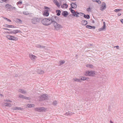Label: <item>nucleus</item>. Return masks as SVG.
Listing matches in <instances>:
<instances>
[{"label": "nucleus", "instance_id": "obj_1", "mask_svg": "<svg viewBox=\"0 0 123 123\" xmlns=\"http://www.w3.org/2000/svg\"><path fill=\"white\" fill-rule=\"evenodd\" d=\"M58 18L56 16H53L50 17L48 18H45L42 20V23L45 25H49L51 24H53L54 20H58Z\"/></svg>", "mask_w": 123, "mask_h": 123}, {"label": "nucleus", "instance_id": "obj_2", "mask_svg": "<svg viewBox=\"0 0 123 123\" xmlns=\"http://www.w3.org/2000/svg\"><path fill=\"white\" fill-rule=\"evenodd\" d=\"M85 74L86 76H93L96 74V73L94 71H88L86 72Z\"/></svg>", "mask_w": 123, "mask_h": 123}, {"label": "nucleus", "instance_id": "obj_3", "mask_svg": "<svg viewBox=\"0 0 123 123\" xmlns=\"http://www.w3.org/2000/svg\"><path fill=\"white\" fill-rule=\"evenodd\" d=\"M55 20H54L53 24L55 27V30H59L60 29L62 28V26L60 25L57 24Z\"/></svg>", "mask_w": 123, "mask_h": 123}, {"label": "nucleus", "instance_id": "obj_4", "mask_svg": "<svg viewBox=\"0 0 123 123\" xmlns=\"http://www.w3.org/2000/svg\"><path fill=\"white\" fill-rule=\"evenodd\" d=\"M41 20V18L35 17L31 20V22L34 24H36L39 22Z\"/></svg>", "mask_w": 123, "mask_h": 123}, {"label": "nucleus", "instance_id": "obj_5", "mask_svg": "<svg viewBox=\"0 0 123 123\" xmlns=\"http://www.w3.org/2000/svg\"><path fill=\"white\" fill-rule=\"evenodd\" d=\"M34 109L35 111L40 112L45 111L46 109L44 107H37L35 108Z\"/></svg>", "mask_w": 123, "mask_h": 123}, {"label": "nucleus", "instance_id": "obj_6", "mask_svg": "<svg viewBox=\"0 0 123 123\" xmlns=\"http://www.w3.org/2000/svg\"><path fill=\"white\" fill-rule=\"evenodd\" d=\"M48 97V95H47L44 94L41 95L40 98L43 100H45L47 99Z\"/></svg>", "mask_w": 123, "mask_h": 123}, {"label": "nucleus", "instance_id": "obj_7", "mask_svg": "<svg viewBox=\"0 0 123 123\" xmlns=\"http://www.w3.org/2000/svg\"><path fill=\"white\" fill-rule=\"evenodd\" d=\"M72 8H70L69 9V10L71 12L73 13H74V16L77 17V11L75 12L72 9Z\"/></svg>", "mask_w": 123, "mask_h": 123}, {"label": "nucleus", "instance_id": "obj_8", "mask_svg": "<svg viewBox=\"0 0 123 123\" xmlns=\"http://www.w3.org/2000/svg\"><path fill=\"white\" fill-rule=\"evenodd\" d=\"M106 8V5L104 3H103L101 5L100 8V10L102 11H103Z\"/></svg>", "mask_w": 123, "mask_h": 123}, {"label": "nucleus", "instance_id": "obj_9", "mask_svg": "<svg viewBox=\"0 0 123 123\" xmlns=\"http://www.w3.org/2000/svg\"><path fill=\"white\" fill-rule=\"evenodd\" d=\"M29 57L32 60L35 59L36 58V56L31 54H29Z\"/></svg>", "mask_w": 123, "mask_h": 123}, {"label": "nucleus", "instance_id": "obj_10", "mask_svg": "<svg viewBox=\"0 0 123 123\" xmlns=\"http://www.w3.org/2000/svg\"><path fill=\"white\" fill-rule=\"evenodd\" d=\"M49 11L47 10H45L43 13V15L46 17L48 16L49 15Z\"/></svg>", "mask_w": 123, "mask_h": 123}, {"label": "nucleus", "instance_id": "obj_11", "mask_svg": "<svg viewBox=\"0 0 123 123\" xmlns=\"http://www.w3.org/2000/svg\"><path fill=\"white\" fill-rule=\"evenodd\" d=\"M62 14L64 17H66L68 15V13L67 11H63L62 13Z\"/></svg>", "mask_w": 123, "mask_h": 123}, {"label": "nucleus", "instance_id": "obj_12", "mask_svg": "<svg viewBox=\"0 0 123 123\" xmlns=\"http://www.w3.org/2000/svg\"><path fill=\"white\" fill-rule=\"evenodd\" d=\"M4 26L6 27L7 28H14L16 27H14V26L13 25H9L7 24H5L4 25Z\"/></svg>", "mask_w": 123, "mask_h": 123}, {"label": "nucleus", "instance_id": "obj_13", "mask_svg": "<svg viewBox=\"0 0 123 123\" xmlns=\"http://www.w3.org/2000/svg\"><path fill=\"white\" fill-rule=\"evenodd\" d=\"M53 2L58 7H59L60 6V5L57 0H52Z\"/></svg>", "mask_w": 123, "mask_h": 123}, {"label": "nucleus", "instance_id": "obj_14", "mask_svg": "<svg viewBox=\"0 0 123 123\" xmlns=\"http://www.w3.org/2000/svg\"><path fill=\"white\" fill-rule=\"evenodd\" d=\"M71 8H74L77 7V5L75 3H72L70 4Z\"/></svg>", "mask_w": 123, "mask_h": 123}, {"label": "nucleus", "instance_id": "obj_15", "mask_svg": "<svg viewBox=\"0 0 123 123\" xmlns=\"http://www.w3.org/2000/svg\"><path fill=\"white\" fill-rule=\"evenodd\" d=\"M86 27L87 28L91 29H95V27L94 26H92L89 25H87L86 26Z\"/></svg>", "mask_w": 123, "mask_h": 123}, {"label": "nucleus", "instance_id": "obj_16", "mask_svg": "<svg viewBox=\"0 0 123 123\" xmlns=\"http://www.w3.org/2000/svg\"><path fill=\"white\" fill-rule=\"evenodd\" d=\"M18 92L24 94H25L26 93V91L22 89H19L18 90Z\"/></svg>", "mask_w": 123, "mask_h": 123}, {"label": "nucleus", "instance_id": "obj_17", "mask_svg": "<svg viewBox=\"0 0 123 123\" xmlns=\"http://www.w3.org/2000/svg\"><path fill=\"white\" fill-rule=\"evenodd\" d=\"M56 12L57 13L56 15L59 16L60 15L61 11L59 10H56Z\"/></svg>", "mask_w": 123, "mask_h": 123}, {"label": "nucleus", "instance_id": "obj_18", "mask_svg": "<svg viewBox=\"0 0 123 123\" xmlns=\"http://www.w3.org/2000/svg\"><path fill=\"white\" fill-rule=\"evenodd\" d=\"M21 32L20 30H16L12 31V33L13 34H16L18 32Z\"/></svg>", "mask_w": 123, "mask_h": 123}, {"label": "nucleus", "instance_id": "obj_19", "mask_svg": "<svg viewBox=\"0 0 123 123\" xmlns=\"http://www.w3.org/2000/svg\"><path fill=\"white\" fill-rule=\"evenodd\" d=\"M81 23L83 25H86L87 23V21L85 20H82Z\"/></svg>", "mask_w": 123, "mask_h": 123}, {"label": "nucleus", "instance_id": "obj_20", "mask_svg": "<svg viewBox=\"0 0 123 123\" xmlns=\"http://www.w3.org/2000/svg\"><path fill=\"white\" fill-rule=\"evenodd\" d=\"M86 66L88 68H93L94 66L92 64H87L86 65Z\"/></svg>", "mask_w": 123, "mask_h": 123}, {"label": "nucleus", "instance_id": "obj_21", "mask_svg": "<svg viewBox=\"0 0 123 123\" xmlns=\"http://www.w3.org/2000/svg\"><path fill=\"white\" fill-rule=\"evenodd\" d=\"M72 113H71L69 111H68V112H66L65 114H64V115H65V116H71L72 115Z\"/></svg>", "mask_w": 123, "mask_h": 123}, {"label": "nucleus", "instance_id": "obj_22", "mask_svg": "<svg viewBox=\"0 0 123 123\" xmlns=\"http://www.w3.org/2000/svg\"><path fill=\"white\" fill-rule=\"evenodd\" d=\"M4 104H6V105H5V106H6L11 107L12 106L11 104L10 103H5Z\"/></svg>", "mask_w": 123, "mask_h": 123}, {"label": "nucleus", "instance_id": "obj_23", "mask_svg": "<svg viewBox=\"0 0 123 123\" xmlns=\"http://www.w3.org/2000/svg\"><path fill=\"white\" fill-rule=\"evenodd\" d=\"M10 6H11V5H10L9 4H6L5 5V7L6 8H8L7 9L9 10L10 8Z\"/></svg>", "mask_w": 123, "mask_h": 123}, {"label": "nucleus", "instance_id": "obj_24", "mask_svg": "<svg viewBox=\"0 0 123 123\" xmlns=\"http://www.w3.org/2000/svg\"><path fill=\"white\" fill-rule=\"evenodd\" d=\"M17 38L15 37L12 36V40H17Z\"/></svg>", "mask_w": 123, "mask_h": 123}, {"label": "nucleus", "instance_id": "obj_25", "mask_svg": "<svg viewBox=\"0 0 123 123\" xmlns=\"http://www.w3.org/2000/svg\"><path fill=\"white\" fill-rule=\"evenodd\" d=\"M23 13L25 15H28L29 14L28 12L25 11L23 12Z\"/></svg>", "mask_w": 123, "mask_h": 123}, {"label": "nucleus", "instance_id": "obj_26", "mask_svg": "<svg viewBox=\"0 0 123 123\" xmlns=\"http://www.w3.org/2000/svg\"><path fill=\"white\" fill-rule=\"evenodd\" d=\"M84 17L86 18H87V19H88L90 18V16L88 15H86L84 14Z\"/></svg>", "mask_w": 123, "mask_h": 123}, {"label": "nucleus", "instance_id": "obj_27", "mask_svg": "<svg viewBox=\"0 0 123 123\" xmlns=\"http://www.w3.org/2000/svg\"><path fill=\"white\" fill-rule=\"evenodd\" d=\"M92 1L93 2L98 3L99 4L101 3V2L99 0H92Z\"/></svg>", "mask_w": 123, "mask_h": 123}, {"label": "nucleus", "instance_id": "obj_28", "mask_svg": "<svg viewBox=\"0 0 123 123\" xmlns=\"http://www.w3.org/2000/svg\"><path fill=\"white\" fill-rule=\"evenodd\" d=\"M23 108H20V107H15L14 108V110H23Z\"/></svg>", "mask_w": 123, "mask_h": 123}, {"label": "nucleus", "instance_id": "obj_29", "mask_svg": "<svg viewBox=\"0 0 123 123\" xmlns=\"http://www.w3.org/2000/svg\"><path fill=\"white\" fill-rule=\"evenodd\" d=\"M11 6H10V8L9 10H12L13 9H16V7H13L11 5Z\"/></svg>", "mask_w": 123, "mask_h": 123}, {"label": "nucleus", "instance_id": "obj_30", "mask_svg": "<svg viewBox=\"0 0 123 123\" xmlns=\"http://www.w3.org/2000/svg\"><path fill=\"white\" fill-rule=\"evenodd\" d=\"M6 37L7 39L12 40V36L7 35Z\"/></svg>", "mask_w": 123, "mask_h": 123}, {"label": "nucleus", "instance_id": "obj_31", "mask_svg": "<svg viewBox=\"0 0 123 123\" xmlns=\"http://www.w3.org/2000/svg\"><path fill=\"white\" fill-rule=\"evenodd\" d=\"M57 103V102L56 100H55L53 102V105L56 106Z\"/></svg>", "mask_w": 123, "mask_h": 123}, {"label": "nucleus", "instance_id": "obj_32", "mask_svg": "<svg viewBox=\"0 0 123 123\" xmlns=\"http://www.w3.org/2000/svg\"><path fill=\"white\" fill-rule=\"evenodd\" d=\"M17 21L18 23H21L22 22V21L20 19H17Z\"/></svg>", "mask_w": 123, "mask_h": 123}, {"label": "nucleus", "instance_id": "obj_33", "mask_svg": "<svg viewBox=\"0 0 123 123\" xmlns=\"http://www.w3.org/2000/svg\"><path fill=\"white\" fill-rule=\"evenodd\" d=\"M19 97L20 98H21L23 99H24L25 98V96L24 95H22L20 94H19Z\"/></svg>", "mask_w": 123, "mask_h": 123}, {"label": "nucleus", "instance_id": "obj_34", "mask_svg": "<svg viewBox=\"0 0 123 123\" xmlns=\"http://www.w3.org/2000/svg\"><path fill=\"white\" fill-rule=\"evenodd\" d=\"M8 0H0V2L2 3L3 2H4L6 3L7 2Z\"/></svg>", "mask_w": 123, "mask_h": 123}, {"label": "nucleus", "instance_id": "obj_35", "mask_svg": "<svg viewBox=\"0 0 123 123\" xmlns=\"http://www.w3.org/2000/svg\"><path fill=\"white\" fill-rule=\"evenodd\" d=\"M44 8L45 10H48V11H49L50 10V8L47 7L45 6L44 7Z\"/></svg>", "mask_w": 123, "mask_h": 123}, {"label": "nucleus", "instance_id": "obj_36", "mask_svg": "<svg viewBox=\"0 0 123 123\" xmlns=\"http://www.w3.org/2000/svg\"><path fill=\"white\" fill-rule=\"evenodd\" d=\"M121 9H115L114 10V11L115 12H119Z\"/></svg>", "mask_w": 123, "mask_h": 123}, {"label": "nucleus", "instance_id": "obj_37", "mask_svg": "<svg viewBox=\"0 0 123 123\" xmlns=\"http://www.w3.org/2000/svg\"><path fill=\"white\" fill-rule=\"evenodd\" d=\"M4 19L7 20L9 22H11V21L10 19L6 18H4Z\"/></svg>", "mask_w": 123, "mask_h": 123}, {"label": "nucleus", "instance_id": "obj_38", "mask_svg": "<svg viewBox=\"0 0 123 123\" xmlns=\"http://www.w3.org/2000/svg\"><path fill=\"white\" fill-rule=\"evenodd\" d=\"M4 101H5L9 102H12V101H11V100L7 99H4Z\"/></svg>", "mask_w": 123, "mask_h": 123}, {"label": "nucleus", "instance_id": "obj_39", "mask_svg": "<svg viewBox=\"0 0 123 123\" xmlns=\"http://www.w3.org/2000/svg\"><path fill=\"white\" fill-rule=\"evenodd\" d=\"M86 79V78L85 77H82L81 78V79L82 80H85Z\"/></svg>", "mask_w": 123, "mask_h": 123}, {"label": "nucleus", "instance_id": "obj_40", "mask_svg": "<svg viewBox=\"0 0 123 123\" xmlns=\"http://www.w3.org/2000/svg\"><path fill=\"white\" fill-rule=\"evenodd\" d=\"M60 65H62L65 63V61H60Z\"/></svg>", "mask_w": 123, "mask_h": 123}, {"label": "nucleus", "instance_id": "obj_41", "mask_svg": "<svg viewBox=\"0 0 123 123\" xmlns=\"http://www.w3.org/2000/svg\"><path fill=\"white\" fill-rule=\"evenodd\" d=\"M27 106L28 108H31L32 107V106H31V104H28L27 105Z\"/></svg>", "mask_w": 123, "mask_h": 123}, {"label": "nucleus", "instance_id": "obj_42", "mask_svg": "<svg viewBox=\"0 0 123 123\" xmlns=\"http://www.w3.org/2000/svg\"><path fill=\"white\" fill-rule=\"evenodd\" d=\"M22 2L21 0H19L18 2L17 3V4H22Z\"/></svg>", "mask_w": 123, "mask_h": 123}, {"label": "nucleus", "instance_id": "obj_43", "mask_svg": "<svg viewBox=\"0 0 123 123\" xmlns=\"http://www.w3.org/2000/svg\"><path fill=\"white\" fill-rule=\"evenodd\" d=\"M78 15H80L81 16H82L84 15V14L82 13H78L77 12V16H78Z\"/></svg>", "mask_w": 123, "mask_h": 123}, {"label": "nucleus", "instance_id": "obj_44", "mask_svg": "<svg viewBox=\"0 0 123 123\" xmlns=\"http://www.w3.org/2000/svg\"><path fill=\"white\" fill-rule=\"evenodd\" d=\"M91 9L90 8H87L86 9L87 11L88 12H90L91 11Z\"/></svg>", "mask_w": 123, "mask_h": 123}, {"label": "nucleus", "instance_id": "obj_45", "mask_svg": "<svg viewBox=\"0 0 123 123\" xmlns=\"http://www.w3.org/2000/svg\"><path fill=\"white\" fill-rule=\"evenodd\" d=\"M104 30L102 28H100L98 29V31H101Z\"/></svg>", "mask_w": 123, "mask_h": 123}, {"label": "nucleus", "instance_id": "obj_46", "mask_svg": "<svg viewBox=\"0 0 123 123\" xmlns=\"http://www.w3.org/2000/svg\"><path fill=\"white\" fill-rule=\"evenodd\" d=\"M65 6V8H67L68 7V5L66 4H63Z\"/></svg>", "mask_w": 123, "mask_h": 123}, {"label": "nucleus", "instance_id": "obj_47", "mask_svg": "<svg viewBox=\"0 0 123 123\" xmlns=\"http://www.w3.org/2000/svg\"><path fill=\"white\" fill-rule=\"evenodd\" d=\"M40 48H41L44 49V48L45 47V46H41L40 45Z\"/></svg>", "mask_w": 123, "mask_h": 123}, {"label": "nucleus", "instance_id": "obj_48", "mask_svg": "<svg viewBox=\"0 0 123 123\" xmlns=\"http://www.w3.org/2000/svg\"><path fill=\"white\" fill-rule=\"evenodd\" d=\"M3 29H4V30H7L8 31H10L11 30H10V29H7V28H3Z\"/></svg>", "mask_w": 123, "mask_h": 123}, {"label": "nucleus", "instance_id": "obj_49", "mask_svg": "<svg viewBox=\"0 0 123 123\" xmlns=\"http://www.w3.org/2000/svg\"><path fill=\"white\" fill-rule=\"evenodd\" d=\"M44 72L43 71H41V70H40V72L39 73V74H43V73Z\"/></svg>", "mask_w": 123, "mask_h": 123}, {"label": "nucleus", "instance_id": "obj_50", "mask_svg": "<svg viewBox=\"0 0 123 123\" xmlns=\"http://www.w3.org/2000/svg\"><path fill=\"white\" fill-rule=\"evenodd\" d=\"M30 98L29 97H25V98L24 99H28V100H29Z\"/></svg>", "mask_w": 123, "mask_h": 123}, {"label": "nucleus", "instance_id": "obj_51", "mask_svg": "<svg viewBox=\"0 0 123 123\" xmlns=\"http://www.w3.org/2000/svg\"><path fill=\"white\" fill-rule=\"evenodd\" d=\"M105 25H103V26L102 28H103V29L104 30L105 29Z\"/></svg>", "mask_w": 123, "mask_h": 123}, {"label": "nucleus", "instance_id": "obj_52", "mask_svg": "<svg viewBox=\"0 0 123 123\" xmlns=\"http://www.w3.org/2000/svg\"><path fill=\"white\" fill-rule=\"evenodd\" d=\"M12 31L9 32V34H12Z\"/></svg>", "mask_w": 123, "mask_h": 123}, {"label": "nucleus", "instance_id": "obj_53", "mask_svg": "<svg viewBox=\"0 0 123 123\" xmlns=\"http://www.w3.org/2000/svg\"><path fill=\"white\" fill-rule=\"evenodd\" d=\"M40 45H37V46H36L38 48H40Z\"/></svg>", "mask_w": 123, "mask_h": 123}, {"label": "nucleus", "instance_id": "obj_54", "mask_svg": "<svg viewBox=\"0 0 123 123\" xmlns=\"http://www.w3.org/2000/svg\"><path fill=\"white\" fill-rule=\"evenodd\" d=\"M121 21L122 23L123 24V19H121Z\"/></svg>", "mask_w": 123, "mask_h": 123}, {"label": "nucleus", "instance_id": "obj_55", "mask_svg": "<svg viewBox=\"0 0 123 123\" xmlns=\"http://www.w3.org/2000/svg\"><path fill=\"white\" fill-rule=\"evenodd\" d=\"M74 81H77V79L76 78H75V79H74Z\"/></svg>", "mask_w": 123, "mask_h": 123}, {"label": "nucleus", "instance_id": "obj_56", "mask_svg": "<svg viewBox=\"0 0 123 123\" xmlns=\"http://www.w3.org/2000/svg\"><path fill=\"white\" fill-rule=\"evenodd\" d=\"M116 47H117V49H118L119 48V47L118 46H117Z\"/></svg>", "mask_w": 123, "mask_h": 123}, {"label": "nucleus", "instance_id": "obj_57", "mask_svg": "<svg viewBox=\"0 0 123 123\" xmlns=\"http://www.w3.org/2000/svg\"><path fill=\"white\" fill-rule=\"evenodd\" d=\"M18 74H15V77H17L18 76Z\"/></svg>", "mask_w": 123, "mask_h": 123}, {"label": "nucleus", "instance_id": "obj_58", "mask_svg": "<svg viewBox=\"0 0 123 123\" xmlns=\"http://www.w3.org/2000/svg\"><path fill=\"white\" fill-rule=\"evenodd\" d=\"M5 33L6 34L8 33L9 34V32L6 31L5 32Z\"/></svg>", "mask_w": 123, "mask_h": 123}, {"label": "nucleus", "instance_id": "obj_59", "mask_svg": "<svg viewBox=\"0 0 123 123\" xmlns=\"http://www.w3.org/2000/svg\"><path fill=\"white\" fill-rule=\"evenodd\" d=\"M31 106H32V107H33L34 106V104H31Z\"/></svg>", "mask_w": 123, "mask_h": 123}, {"label": "nucleus", "instance_id": "obj_60", "mask_svg": "<svg viewBox=\"0 0 123 123\" xmlns=\"http://www.w3.org/2000/svg\"><path fill=\"white\" fill-rule=\"evenodd\" d=\"M110 123H114L111 121L110 120Z\"/></svg>", "mask_w": 123, "mask_h": 123}, {"label": "nucleus", "instance_id": "obj_61", "mask_svg": "<svg viewBox=\"0 0 123 123\" xmlns=\"http://www.w3.org/2000/svg\"><path fill=\"white\" fill-rule=\"evenodd\" d=\"M103 25H105V22H103Z\"/></svg>", "mask_w": 123, "mask_h": 123}, {"label": "nucleus", "instance_id": "obj_62", "mask_svg": "<svg viewBox=\"0 0 123 123\" xmlns=\"http://www.w3.org/2000/svg\"><path fill=\"white\" fill-rule=\"evenodd\" d=\"M121 15V13H119L118 14V15H119V16H120V15Z\"/></svg>", "mask_w": 123, "mask_h": 123}, {"label": "nucleus", "instance_id": "obj_63", "mask_svg": "<svg viewBox=\"0 0 123 123\" xmlns=\"http://www.w3.org/2000/svg\"><path fill=\"white\" fill-rule=\"evenodd\" d=\"M0 95H1V96H3V95H2L1 94H0Z\"/></svg>", "mask_w": 123, "mask_h": 123}]
</instances>
